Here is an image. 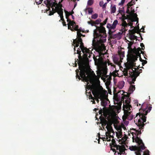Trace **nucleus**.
Instances as JSON below:
<instances>
[{
	"mask_svg": "<svg viewBox=\"0 0 155 155\" xmlns=\"http://www.w3.org/2000/svg\"><path fill=\"white\" fill-rule=\"evenodd\" d=\"M111 13H115L116 11V6L115 5H114V6H112V5H111Z\"/></svg>",
	"mask_w": 155,
	"mask_h": 155,
	"instance_id": "nucleus-23",
	"label": "nucleus"
},
{
	"mask_svg": "<svg viewBox=\"0 0 155 155\" xmlns=\"http://www.w3.org/2000/svg\"><path fill=\"white\" fill-rule=\"evenodd\" d=\"M99 55L96 57L94 56L93 58L94 61L95 65L97 66H101L103 63L102 59L100 58V56L103 55L104 54L101 52V53H99Z\"/></svg>",
	"mask_w": 155,
	"mask_h": 155,
	"instance_id": "nucleus-11",
	"label": "nucleus"
},
{
	"mask_svg": "<svg viewBox=\"0 0 155 155\" xmlns=\"http://www.w3.org/2000/svg\"><path fill=\"white\" fill-rule=\"evenodd\" d=\"M107 3L106 2V3H105L104 5H103L102 7L103 9H104L106 8Z\"/></svg>",
	"mask_w": 155,
	"mask_h": 155,
	"instance_id": "nucleus-59",
	"label": "nucleus"
},
{
	"mask_svg": "<svg viewBox=\"0 0 155 155\" xmlns=\"http://www.w3.org/2000/svg\"><path fill=\"white\" fill-rule=\"evenodd\" d=\"M63 1V0H62L61 2L59 3V4H58V5L56 6L55 7V9L54 8L53 10H52V11H50L49 12V15H53L56 12H57L59 15L63 14V9L62 8V5L60 3Z\"/></svg>",
	"mask_w": 155,
	"mask_h": 155,
	"instance_id": "nucleus-8",
	"label": "nucleus"
},
{
	"mask_svg": "<svg viewBox=\"0 0 155 155\" xmlns=\"http://www.w3.org/2000/svg\"><path fill=\"white\" fill-rule=\"evenodd\" d=\"M95 50L96 51L98 52L99 53H101V51H102L103 50L101 46H99L97 47L96 48Z\"/></svg>",
	"mask_w": 155,
	"mask_h": 155,
	"instance_id": "nucleus-26",
	"label": "nucleus"
},
{
	"mask_svg": "<svg viewBox=\"0 0 155 155\" xmlns=\"http://www.w3.org/2000/svg\"><path fill=\"white\" fill-rule=\"evenodd\" d=\"M74 27L73 28L74 31H77L78 30L79 26L78 25H75Z\"/></svg>",
	"mask_w": 155,
	"mask_h": 155,
	"instance_id": "nucleus-43",
	"label": "nucleus"
},
{
	"mask_svg": "<svg viewBox=\"0 0 155 155\" xmlns=\"http://www.w3.org/2000/svg\"><path fill=\"white\" fill-rule=\"evenodd\" d=\"M135 12V11H134V9L133 10H131V11L130 12V14H128L129 15H131V14H134V13Z\"/></svg>",
	"mask_w": 155,
	"mask_h": 155,
	"instance_id": "nucleus-56",
	"label": "nucleus"
},
{
	"mask_svg": "<svg viewBox=\"0 0 155 155\" xmlns=\"http://www.w3.org/2000/svg\"><path fill=\"white\" fill-rule=\"evenodd\" d=\"M110 146L111 150H112L114 152H115L114 154H115L116 152H117V151H116V149L112 148L113 147H112V146L111 145V144H110Z\"/></svg>",
	"mask_w": 155,
	"mask_h": 155,
	"instance_id": "nucleus-46",
	"label": "nucleus"
},
{
	"mask_svg": "<svg viewBox=\"0 0 155 155\" xmlns=\"http://www.w3.org/2000/svg\"><path fill=\"white\" fill-rule=\"evenodd\" d=\"M104 77V79L105 81L107 80L110 81L111 80V77L110 76L106 75L105 77Z\"/></svg>",
	"mask_w": 155,
	"mask_h": 155,
	"instance_id": "nucleus-32",
	"label": "nucleus"
},
{
	"mask_svg": "<svg viewBox=\"0 0 155 155\" xmlns=\"http://www.w3.org/2000/svg\"><path fill=\"white\" fill-rule=\"evenodd\" d=\"M107 69L106 67L102 68L101 71V73L103 77H105L107 73Z\"/></svg>",
	"mask_w": 155,
	"mask_h": 155,
	"instance_id": "nucleus-18",
	"label": "nucleus"
},
{
	"mask_svg": "<svg viewBox=\"0 0 155 155\" xmlns=\"http://www.w3.org/2000/svg\"><path fill=\"white\" fill-rule=\"evenodd\" d=\"M119 12L120 13L122 14V12H124V7H123V9H119Z\"/></svg>",
	"mask_w": 155,
	"mask_h": 155,
	"instance_id": "nucleus-54",
	"label": "nucleus"
},
{
	"mask_svg": "<svg viewBox=\"0 0 155 155\" xmlns=\"http://www.w3.org/2000/svg\"><path fill=\"white\" fill-rule=\"evenodd\" d=\"M107 27L109 29L110 31L111 29H113V28H112V25L110 23H108L107 24Z\"/></svg>",
	"mask_w": 155,
	"mask_h": 155,
	"instance_id": "nucleus-36",
	"label": "nucleus"
},
{
	"mask_svg": "<svg viewBox=\"0 0 155 155\" xmlns=\"http://www.w3.org/2000/svg\"><path fill=\"white\" fill-rule=\"evenodd\" d=\"M107 122L101 124L102 127L104 128V126H105L107 124Z\"/></svg>",
	"mask_w": 155,
	"mask_h": 155,
	"instance_id": "nucleus-57",
	"label": "nucleus"
},
{
	"mask_svg": "<svg viewBox=\"0 0 155 155\" xmlns=\"http://www.w3.org/2000/svg\"><path fill=\"white\" fill-rule=\"evenodd\" d=\"M107 131L106 132V139L108 141H110L111 140L110 137L114 138L113 135H114V132L113 130L112 127L109 124H107L106 126Z\"/></svg>",
	"mask_w": 155,
	"mask_h": 155,
	"instance_id": "nucleus-6",
	"label": "nucleus"
},
{
	"mask_svg": "<svg viewBox=\"0 0 155 155\" xmlns=\"http://www.w3.org/2000/svg\"><path fill=\"white\" fill-rule=\"evenodd\" d=\"M125 116V119H127L129 120H132L134 118V116L131 114V112H129L127 110H124Z\"/></svg>",
	"mask_w": 155,
	"mask_h": 155,
	"instance_id": "nucleus-15",
	"label": "nucleus"
},
{
	"mask_svg": "<svg viewBox=\"0 0 155 155\" xmlns=\"http://www.w3.org/2000/svg\"><path fill=\"white\" fill-rule=\"evenodd\" d=\"M139 57H140V61H141V62H143L144 61V62H143L142 63V65L143 66V65H144L145 64H146L147 63V61L146 60H145L142 59L141 58L140 56Z\"/></svg>",
	"mask_w": 155,
	"mask_h": 155,
	"instance_id": "nucleus-44",
	"label": "nucleus"
},
{
	"mask_svg": "<svg viewBox=\"0 0 155 155\" xmlns=\"http://www.w3.org/2000/svg\"><path fill=\"white\" fill-rule=\"evenodd\" d=\"M149 152L148 150H146L143 152V155H149Z\"/></svg>",
	"mask_w": 155,
	"mask_h": 155,
	"instance_id": "nucleus-48",
	"label": "nucleus"
},
{
	"mask_svg": "<svg viewBox=\"0 0 155 155\" xmlns=\"http://www.w3.org/2000/svg\"><path fill=\"white\" fill-rule=\"evenodd\" d=\"M116 135L117 138L119 139L120 138H121L122 137V134L121 133L116 132Z\"/></svg>",
	"mask_w": 155,
	"mask_h": 155,
	"instance_id": "nucleus-37",
	"label": "nucleus"
},
{
	"mask_svg": "<svg viewBox=\"0 0 155 155\" xmlns=\"http://www.w3.org/2000/svg\"><path fill=\"white\" fill-rule=\"evenodd\" d=\"M97 29L98 30V32H97V30H95L94 31V35L97 38H101L102 35L101 33L104 34L105 33V28L103 26H101L100 27H98Z\"/></svg>",
	"mask_w": 155,
	"mask_h": 155,
	"instance_id": "nucleus-10",
	"label": "nucleus"
},
{
	"mask_svg": "<svg viewBox=\"0 0 155 155\" xmlns=\"http://www.w3.org/2000/svg\"><path fill=\"white\" fill-rule=\"evenodd\" d=\"M106 85L109 86L110 84V81L106 80L105 83Z\"/></svg>",
	"mask_w": 155,
	"mask_h": 155,
	"instance_id": "nucleus-55",
	"label": "nucleus"
},
{
	"mask_svg": "<svg viewBox=\"0 0 155 155\" xmlns=\"http://www.w3.org/2000/svg\"><path fill=\"white\" fill-rule=\"evenodd\" d=\"M87 23L89 25H91L92 26L95 25L94 21L92 20H91L90 21H88Z\"/></svg>",
	"mask_w": 155,
	"mask_h": 155,
	"instance_id": "nucleus-41",
	"label": "nucleus"
},
{
	"mask_svg": "<svg viewBox=\"0 0 155 155\" xmlns=\"http://www.w3.org/2000/svg\"><path fill=\"white\" fill-rule=\"evenodd\" d=\"M135 4V2L134 0H131V1L129 2L127 4V10L126 11V12L128 14H130V10L129 8H130V7H131L132 5H133L134 4Z\"/></svg>",
	"mask_w": 155,
	"mask_h": 155,
	"instance_id": "nucleus-16",
	"label": "nucleus"
},
{
	"mask_svg": "<svg viewBox=\"0 0 155 155\" xmlns=\"http://www.w3.org/2000/svg\"><path fill=\"white\" fill-rule=\"evenodd\" d=\"M44 3L46 5V6L48 8L47 10V11L50 10V8H52V10L54 9V7H55L56 6L58 5L57 2L55 0H45L44 1Z\"/></svg>",
	"mask_w": 155,
	"mask_h": 155,
	"instance_id": "nucleus-7",
	"label": "nucleus"
},
{
	"mask_svg": "<svg viewBox=\"0 0 155 155\" xmlns=\"http://www.w3.org/2000/svg\"><path fill=\"white\" fill-rule=\"evenodd\" d=\"M124 82L123 81H121L119 83L118 85L119 87L120 88H122L124 86Z\"/></svg>",
	"mask_w": 155,
	"mask_h": 155,
	"instance_id": "nucleus-33",
	"label": "nucleus"
},
{
	"mask_svg": "<svg viewBox=\"0 0 155 155\" xmlns=\"http://www.w3.org/2000/svg\"><path fill=\"white\" fill-rule=\"evenodd\" d=\"M128 63H127V64L126 65V68L125 69H124V70L123 71V72H124V75L125 76H128V72L129 71H129H131V69H133V67H135V66H133L132 67V68H127V65H128Z\"/></svg>",
	"mask_w": 155,
	"mask_h": 155,
	"instance_id": "nucleus-17",
	"label": "nucleus"
},
{
	"mask_svg": "<svg viewBox=\"0 0 155 155\" xmlns=\"http://www.w3.org/2000/svg\"><path fill=\"white\" fill-rule=\"evenodd\" d=\"M59 16H60V17L61 18V20L59 21H60L61 20L62 21L64 20L63 14L60 15Z\"/></svg>",
	"mask_w": 155,
	"mask_h": 155,
	"instance_id": "nucleus-53",
	"label": "nucleus"
},
{
	"mask_svg": "<svg viewBox=\"0 0 155 155\" xmlns=\"http://www.w3.org/2000/svg\"><path fill=\"white\" fill-rule=\"evenodd\" d=\"M129 95H123V96L121 97V101L124 103V99H126V100L125 101V104L127 106L130 105V98H129Z\"/></svg>",
	"mask_w": 155,
	"mask_h": 155,
	"instance_id": "nucleus-13",
	"label": "nucleus"
},
{
	"mask_svg": "<svg viewBox=\"0 0 155 155\" xmlns=\"http://www.w3.org/2000/svg\"><path fill=\"white\" fill-rule=\"evenodd\" d=\"M84 53V57L85 58H87L88 57H90V53L91 52V51L89 49V48L88 49L86 47H84L83 48L81 49Z\"/></svg>",
	"mask_w": 155,
	"mask_h": 155,
	"instance_id": "nucleus-12",
	"label": "nucleus"
},
{
	"mask_svg": "<svg viewBox=\"0 0 155 155\" xmlns=\"http://www.w3.org/2000/svg\"><path fill=\"white\" fill-rule=\"evenodd\" d=\"M97 17L98 15L96 13L94 14V15H92L91 17V18L93 19H96L97 18Z\"/></svg>",
	"mask_w": 155,
	"mask_h": 155,
	"instance_id": "nucleus-42",
	"label": "nucleus"
},
{
	"mask_svg": "<svg viewBox=\"0 0 155 155\" xmlns=\"http://www.w3.org/2000/svg\"><path fill=\"white\" fill-rule=\"evenodd\" d=\"M77 32H80V33H81V32H84V31L82 30V29L81 28H80L79 29H78V30L77 31Z\"/></svg>",
	"mask_w": 155,
	"mask_h": 155,
	"instance_id": "nucleus-58",
	"label": "nucleus"
},
{
	"mask_svg": "<svg viewBox=\"0 0 155 155\" xmlns=\"http://www.w3.org/2000/svg\"><path fill=\"white\" fill-rule=\"evenodd\" d=\"M82 41V40L81 41H80V42H79V44H80V45L79 48H78V49L77 51V54H78V57L79 60H82V57L81 56V51H80V48L81 49V48L85 47L84 46V43Z\"/></svg>",
	"mask_w": 155,
	"mask_h": 155,
	"instance_id": "nucleus-14",
	"label": "nucleus"
},
{
	"mask_svg": "<svg viewBox=\"0 0 155 155\" xmlns=\"http://www.w3.org/2000/svg\"><path fill=\"white\" fill-rule=\"evenodd\" d=\"M139 27L138 26L137 28H134L132 30H129V32L130 33V35H134L136 33H139L138 32H137V31L139 29Z\"/></svg>",
	"mask_w": 155,
	"mask_h": 155,
	"instance_id": "nucleus-19",
	"label": "nucleus"
},
{
	"mask_svg": "<svg viewBox=\"0 0 155 155\" xmlns=\"http://www.w3.org/2000/svg\"><path fill=\"white\" fill-rule=\"evenodd\" d=\"M42 1H43V0H39V1L38 2H36V4L37 5H39V4H41V3L42 2Z\"/></svg>",
	"mask_w": 155,
	"mask_h": 155,
	"instance_id": "nucleus-62",
	"label": "nucleus"
},
{
	"mask_svg": "<svg viewBox=\"0 0 155 155\" xmlns=\"http://www.w3.org/2000/svg\"><path fill=\"white\" fill-rule=\"evenodd\" d=\"M93 12L92 8H88V12L89 14H92Z\"/></svg>",
	"mask_w": 155,
	"mask_h": 155,
	"instance_id": "nucleus-45",
	"label": "nucleus"
},
{
	"mask_svg": "<svg viewBox=\"0 0 155 155\" xmlns=\"http://www.w3.org/2000/svg\"><path fill=\"white\" fill-rule=\"evenodd\" d=\"M130 18V15H127L126 16L124 14L122 15V17L121 18V19H122V20H124L125 19H126L128 18Z\"/></svg>",
	"mask_w": 155,
	"mask_h": 155,
	"instance_id": "nucleus-30",
	"label": "nucleus"
},
{
	"mask_svg": "<svg viewBox=\"0 0 155 155\" xmlns=\"http://www.w3.org/2000/svg\"><path fill=\"white\" fill-rule=\"evenodd\" d=\"M67 21L68 22V24L71 26H72V27H73L76 24L75 21H72L70 19H68V20H67Z\"/></svg>",
	"mask_w": 155,
	"mask_h": 155,
	"instance_id": "nucleus-22",
	"label": "nucleus"
},
{
	"mask_svg": "<svg viewBox=\"0 0 155 155\" xmlns=\"http://www.w3.org/2000/svg\"><path fill=\"white\" fill-rule=\"evenodd\" d=\"M103 113V111L102 109H101L100 110H99V113L100 114H102Z\"/></svg>",
	"mask_w": 155,
	"mask_h": 155,
	"instance_id": "nucleus-63",
	"label": "nucleus"
},
{
	"mask_svg": "<svg viewBox=\"0 0 155 155\" xmlns=\"http://www.w3.org/2000/svg\"><path fill=\"white\" fill-rule=\"evenodd\" d=\"M133 43L131 42H130L129 43H128V49L129 50H130V52L132 51L133 50L134 48L133 49L131 48L132 45Z\"/></svg>",
	"mask_w": 155,
	"mask_h": 155,
	"instance_id": "nucleus-31",
	"label": "nucleus"
},
{
	"mask_svg": "<svg viewBox=\"0 0 155 155\" xmlns=\"http://www.w3.org/2000/svg\"><path fill=\"white\" fill-rule=\"evenodd\" d=\"M68 29L71 30L72 31H74L73 28V27H71V26H70L68 24Z\"/></svg>",
	"mask_w": 155,
	"mask_h": 155,
	"instance_id": "nucleus-49",
	"label": "nucleus"
},
{
	"mask_svg": "<svg viewBox=\"0 0 155 155\" xmlns=\"http://www.w3.org/2000/svg\"><path fill=\"white\" fill-rule=\"evenodd\" d=\"M134 16V17L135 18V20H133L132 21V22L133 21H138V18L137 17V15L136 13H134L133 14Z\"/></svg>",
	"mask_w": 155,
	"mask_h": 155,
	"instance_id": "nucleus-40",
	"label": "nucleus"
},
{
	"mask_svg": "<svg viewBox=\"0 0 155 155\" xmlns=\"http://www.w3.org/2000/svg\"><path fill=\"white\" fill-rule=\"evenodd\" d=\"M101 21V19L99 18L96 20L95 21H94V24L95 25H97L99 24H100V22Z\"/></svg>",
	"mask_w": 155,
	"mask_h": 155,
	"instance_id": "nucleus-35",
	"label": "nucleus"
},
{
	"mask_svg": "<svg viewBox=\"0 0 155 155\" xmlns=\"http://www.w3.org/2000/svg\"><path fill=\"white\" fill-rule=\"evenodd\" d=\"M140 46L142 47V50H143L145 48L144 45L143 44V43H141L140 44Z\"/></svg>",
	"mask_w": 155,
	"mask_h": 155,
	"instance_id": "nucleus-51",
	"label": "nucleus"
},
{
	"mask_svg": "<svg viewBox=\"0 0 155 155\" xmlns=\"http://www.w3.org/2000/svg\"><path fill=\"white\" fill-rule=\"evenodd\" d=\"M62 24L64 26H67V25L66 23V22H65V21L64 20V21H62Z\"/></svg>",
	"mask_w": 155,
	"mask_h": 155,
	"instance_id": "nucleus-61",
	"label": "nucleus"
},
{
	"mask_svg": "<svg viewBox=\"0 0 155 155\" xmlns=\"http://www.w3.org/2000/svg\"><path fill=\"white\" fill-rule=\"evenodd\" d=\"M134 68V70H133V71L135 72H136V71H138L139 72H140V73L142 72V70L141 69H140L139 70V71H138L137 70V69H139V68Z\"/></svg>",
	"mask_w": 155,
	"mask_h": 155,
	"instance_id": "nucleus-47",
	"label": "nucleus"
},
{
	"mask_svg": "<svg viewBox=\"0 0 155 155\" xmlns=\"http://www.w3.org/2000/svg\"><path fill=\"white\" fill-rule=\"evenodd\" d=\"M120 93V94H123V93H124V92L123 91H120L119 92H118V93Z\"/></svg>",
	"mask_w": 155,
	"mask_h": 155,
	"instance_id": "nucleus-64",
	"label": "nucleus"
},
{
	"mask_svg": "<svg viewBox=\"0 0 155 155\" xmlns=\"http://www.w3.org/2000/svg\"><path fill=\"white\" fill-rule=\"evenodd\" d=\"M130 37L131 38L133 39H136L137 37V36H135L134 34L132 35H130Z\"/></svg>",
	"mask_w": 155,
	"mask_h": 155,
	"instance_id": "nucleus-50",
	"label": "nucleus"
},
{
	"mask_svg": "<svg viewBox=\"0 0 155 155\" xmlns=\"http://www.w3.org/2000/svg\"><path fill=\"white\" fill-rule=\"evenodd\" d=\"M108 18H107L102 23H100L101 26H103L104 25H105L107 23Z\"/></svg>",
	"mask_w": 155,
	"mask_h": 155,
	"instance_id": "nucleus-38",
	"label": "nucleus"
},
{
	"mask_svg": "<svg viewBox=\"0 0 155 155\" xmlns=\"http://www.w3.org/2000/svg\"><path fill=\"white\" fill-rule=\"evenodd\" d=\"M64 11L65 13L66 18L67 19V20H68V19H70L69 18V17L71 15V13L65 10H64Z\"/></svg>",
	"mask_w": 155,
	"mask_h": 155,
	"instance_id": "nucleus-27",
	"label": "nucleus"
},
{
	"mask_svg": "<svg viewBox=\"0 0 155 155\" xmlns=\"http://www.w3.org/2000/svg\"><path fill=\"white\" fill-rule=\"evenodd\" d=\"M118 21L117 20H115L113 22L112 25V28L113 29H115L116 28L117 25V24Z\"/></svg>",
	"mask_w": 155,
	"mask_h": 155,
	"instance_id": "nucleus-24",
	"label": "nucleus"
},
{
	"mask_svg": "<svg viewBox=\"0 0 155 155\" xmlns=\"http://www.w3.org/2000/svg\"><path fill=\"white\" fill-rule=\"evenodd\" d=\"M112 143H110L111 145L114 147L116 148L118 155H121L122 154H124L125 153V150H127L125 146L124 145H117L114 139L113 138L112 140Z\"/></svg>",
	"mask_w": 155,
	"mask_h": 155,
	"instance_id": "nucleus-5",
	"label": "nucleus"
},
{
	"mask_svg": "<svg viewBox=\"0 0 155 155\" xmlns=\"http://www.w3.org/2000/svg\"><path fill=\"white\" fill-rule=\"evenodd\" d=\"M82 36H83V35L81 33L77 32V38L74 40L75 41H78V42H80V41H81L82 40L81 38Z\"/></svg>",
	"mask_w": 155,
	"mask_h": 155,
	"instance_id": "nucleus-21",
	"label": "nucleus"
},
{
	"mask_svg": "<svg viewBox=\"0 0 155 155\" xmlns=\"http://www.w3.org/2000/svg\"><path fill=\"white\" fill-rule=\"evenodd\" d=\"M125 0H121V2L118 4V5H123V4L124 3Z\"/></svg>",
	"mask_w": 155,
	"mask_h": 155,
	"instance_id": "nucleus-52",
	"label": "nucleus"
},
{
	"mask_svg": "<svg viewBox=\"0 0 155 155\" xmlns=\"http://www.w3.org/2000/svg\"><path fill=\"white\" fill-rule=\"evenodd\" d=\"M128 24L126 22L125 20H122V26L124 27L123 29H122V32H125V31H127V29H126V27H127V25Z\"/></svg>",
	"mask_w": 155,
	"mask_h": 155,
	"instance_id": "nucleus-20",
	"label": "nucleus"
},
{
	"mask_svg": "<svg viewBox=\"0 0 155 155\" xmlns=\"http://www.w3.org/2000/svg\"><path fill=\"white\" fill-rule=\"evenodd\" d=\"M73 43L74 44H75V46H74V51H75L76 50L75 47H78L79 46V42L78 41H75V40H74L73 41Z\"/></svg>",
	"mask_w": 155,
	"mask_h": 155,
	"instance_id": "nucleus-25",
	"label": "nucleus"
},
{
	"mask_svg": "<svg viewBox=\"0 0 155 155\" xmlns=\"http://www.w3.org/2000/svg\"><path fill=\"white\" fill-rule=\"evenodd\" d=\"M78 64L79 68L80 70L79 73L80 75L78 73L79 70H76V77L78 78L80 80L82 78L83 81L88 82L90 81L92 84L90 86V90L94 96L95 97L100 99L101 101V105L105 107L106 104V102L104 99L105 97L107 91L104 90L102 87L100 85H97L94 84L99 81V78L100 77L98 76H96L94 72H92L90 74H88L89 72L85 66L84 62L82 61H79L78 59H77Z\"/></svg>",
	"mask_w": 155,
	"mask_h": 155,
	"instance_id": "nucleus-1",
	"label": "nucleus"
},
{
	"mask_svg": "<svg viewBox=\"0 0 155 155\" xmlns=\"http://www.w3.org/2000/svg\"><path fill=\"white\" fill-rule=\"evenodd\" d=\"M131 53L134 54H132L128 61V64L127 65L128 68H130L133 66H135L136 63L134 62L137 60L138 57H140V51L136 50L135 47H134L133 50Z\"/></svg>",
	"mask_w": 155,
	"mask_h": 155,
	"instance_id": "nucleus-4",
	"label": "nucleus"
},
{
	"mask_svg": "<svg viewBox=\"0 0 155 155\" xmlns=\"http://www.w3.org/2000/svg\"><path fill=\"white\" fill-rule=\"evenodd\" d=\"M129 73L132 79L131 81L129 82L130 84H134L137 78L139 76L140 72H139L138 71L135 72L133 71V69H131V71H129Z\"/></svg>",
	"mask_w": 155,
	"mask_h": 155,
	"instance_id": "nucleus-9",
	"label": "nucleus"
},
{
	"mask_svg": "<svg viewBox=\"0 0 155 155\" xmlns=\"http://www.w3.org/2000/svg\"><path fill=\"white\" fill-rule=\"evenodd\" d=\"M135 86L134 85H133L131 84L129 88V91L130 92H132L135 90Z\"/></svg>",
	"mask_w": 155,
	"mask_h": 155,
	"instance_id": "nucleus-29",
	"label": "nucleus"
},
{
	"mask_svg": "<svg viewBox=\"0 0 155 155\" xmlns=\"http://www.w3.org/2000/svg\"><path fill=\"white\" fill-rule=\"evenodd\" d=\"M118 54L121 59H123V57L124 56V51H119Z\"/></svg>",
	"mask_w": 155,
	"mask_h": 155,
	"instance_id": "nucleus-28",
	"label": "nucleus"
},
{
	"mask_svg": "<svg viewBox=\"0 0 155 155\" xmlns=\"http://www.w3.org/2000/svg\"><path fill=\"white\" fill-rule=\"evenodd\" d=\"M143 106L144 105H143L141 106V108L139 110L140 112L137 113L136 117H134L135 120H136L137 122L136 124L139 127V130H142L143 129L144 126L145 125L144 123L146 121V115L152 109L151 106H149L148 107L147 106L144 108Z\"/></svg>",
	"mask_w": 155,
	"mask_h": 155,
	"instance_id": "nucleus-2",
	"label": "nucleus"
},
{
	"mask_svg": "<svg viewBox=\"0 0 155 155\" xmlns=\"http://www.w3.org/2000/svg\"><path fill=\"white\" fill-rule=\"evenodd\" d=\"M101 120V123L102 124L104 123H105L107 122V120L105 119L104 117L102 118H101L100 119Z\"/></svg>",
	"mask_w": 155,
	"mask_h": 155,
	"instance_id": "nucleus-34",
	"label": "nucleus"
},
{
	"mask_svg": "<svg viewBox=\"0 0 155 155\" xmlns=\"http://www.w3.org/2000/svg\"><path fill=\"white\" fill-rule=\"evenodd\" d=\"M94 3V0H89L87 2V5L89 6L91 5Z\"/></svg>",
	"mask_w": 155,
	"mask_h": 155,
	"instance_id": "nucleus-39",
	"label": "nucleus"
},
{
	"mask_svg": "<svg viewBox=\"0 0 155 155\" xmlns=\"http://www.w3.org/2000/svg\"><path fill=\"white\" fill-rule=\"evenodd\" d=\"M136 133L135 134L136 137L134 138V137H132L133 142H136L138 146H132L130 147L129 149L131 151H135V153L136 155H141V153L142 152V150L145 149L146 147L144 146L142 140L138 137L139 134H141V130H135Z\"/></svg>",
	"mask_w": 155,
	"mask_h": 155,
	"instance_id": "nucleus-3",
	"label": "nucleus"
},
{
	"mask_svg": "<svg viewBox=\"0 0 155 155\" xmlns=\"http://www.w3.org/2000/svg\"><path fill=\"white\" fill-rule=\"evenodd\" d=\"M104 3V2L103 1H101L99 2V5L101 7H102V5Z\"/></svg>",
	"mask_w": 155,
	"mask_h": 155,
	"instance_id": "nucleus-60",
	"label": "nucleus"
}]
</instances>
